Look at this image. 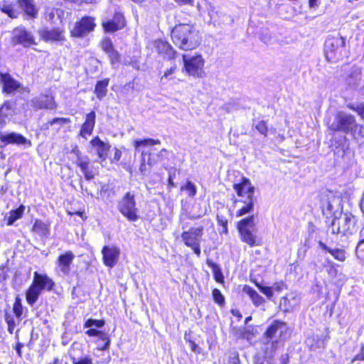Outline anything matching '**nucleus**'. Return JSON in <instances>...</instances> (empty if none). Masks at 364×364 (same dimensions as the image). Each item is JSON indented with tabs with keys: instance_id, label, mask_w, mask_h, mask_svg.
I'll return each mask as SVG.
<instances>
[{
	"instance_id": "nucleus-23",
	"label": "nucleus",
	"mask_w": 364,
	"mask_h": 364,
	"mask_svg": "<svg viewBox=\"0 0 364 364\" xmlns=\"http://www.w3.org/2000/svg\"><path fill=\"white\" fill-rule=\"evenodd\" d=\"M281 345L277 341L269 340L268 338L262 336L261 350L264 353L263 358L269 360L274 355L277 350Z\"/></svg>"
},
{
	"instance_id": "nucleus-64",
	"label": "nucleus",
	"mask_w": 364,
	"mask_h": 364,
	"mask_svg": "<svg viewBox=\"0 0 364 364\" xmlns=\"http://www.w3.org/2000/svg\"><path fill=\"white\" fill-rule=\"evenodd\" d=\"M190 348L193 352L198 354L200 353V348L192 341H190Z\"/></svg>"
},
{
	"instance_id": "nucleus-55",
	"label": "nucleus",
	"mask_w": 364,
	"mask_h": 364,
	"mask_svg": "<svg viewBox=\"0 0 364 364\" xmlns=\"http://www.w3.org/2000/svg\"><path fill=\"white\" fill-rule=\"evenodd\" d=\"M280 306H284V311H289L292 309L294 305L291 304L289 296H286L281 299Z\"/></svg>"
},
{
	"instance_id": "nucleus-39",
	"label": "nucleus",
	"mask_w": 364,
	"mask_h": 364,
	"mask_svg": "<svg viewBox=\"0 0 364 364\" xmlns=\"http://www.w3.org/2000/svg\"><path fill=\"white\" fill-rule=\"evenodd\" d=\"M25 210V206L21 205L18 208L11 210L7 219V225H12L17 220L20 219Z\"/></svg>"
},
{
	"instance_id": "nucleus-19",
	"label": "nucleus",
	"mask_w": 364,
	"mask_h": 364,
	"mask_svg": "<svg viewBox=\"0 0 364 364\" xmlns=\"http://www.w3.org/2000/svg\"><path fill=\"white\" fill-rule=\"evenodd\" d=\"M233 188L240 197L247 195L246 198H254L255 187L252 185L250 180L246 177H242L239 183H234Z\"/></svg>"
},
{
	"instance_id": "nucleus-50",
	"label": "nucleus",
	"mask_w": 364,
	"mask_h": 364,
	"mask_svg": "<svg viewBox=\"0 0 364 364\" xmlns=\"http://www.w3.org/2000/svg\"><path fill=\"white\" fill-rule=\"evenodd\" d=\"M101 46L102 50L107 53L111 50L114 49V46L112 40L109 38L103 39L101 42Z\"/></svg>"
},
{
	"instance_id": "nucleus-59",
	"label": "nucleus",
	"mask_w": 364,
	"mask_h": 364,
	"mask_svg": "<svg viewBox=\"0 0 364 364\" xmlns=\"http://www.w3.org/2000/svg\"><path fill=\"white\" fill-rule=\"evenodd\" d=\"M254 364H272V363L269 360L263 358L259 355H256L254 358Z\"/></svg>"
},
{
	"instance_id": "nucleus-24",
	"label": "nucleus",
	"mask_w": 364,
	"mask_h": 364,
	"mask_svg": "<svg viewBox=\"0 0 364 364\" xmlns=\"http://www.w3.org/2000/svg\"><path fill=\"white\" fill-rule=\"evenodd\" d=\"M75 258L74 254L71 251H67L64 254L58 256L57 264L60 272L64 275H68L70 272V264Z\"/></svg>"
},
{
	"instance_id": "nucleus-1",
	"label": "nucleus",
	"mask_w": 364,
	"mask_h": 364,
	"mask_svg": "<svg viewBox=\"0 0 364 364\" xmlns=\"http://www.w3.org/2000/svg\"><path fill=\"white\" fill-rule=\"evenodd\" d=\"M171 39L176 46L183 50H193L200 44L198 31L190 23L176 25L171 31Z\"/></svg>"
},
{
	"instance_id": "nucleus-61",
	"label": "nucleus",
	"mask_w": 364,
	"mask_h": 364,
	"mask_svg": "<svg viewBox=\"0 0 364 364\" xmlns=\"http://www.w3.org/2000/svg\"><path fill=\"white\" fill-rule=\"evenodd\" d=\"M8 278V274L4 266L0 267V283L5 282Z\"/></svg>"
},
{
	"instance_id": "nucleus-2",
	"label": "nucleus",
	"mask_w": 364,
	"mask_h": 364,
	"mask_svg": "<svg viewBox=\"0 0 364 364\" xmlns=\"http://www.w3.org/2000/svg\"><path fill=\"white\" fill-rule=\"evenodd\" d=\"M358 218L350 213H343L338 218H333L328 227L331 234L348 236L355 233L358 228Z\"/></svg>"
},
{
	"instance_id": "nucleus-48",
	"label": "nucleus",
	"mask_w": 364,
	"mask_h": 364,
	"mask_svg": "<svg viewBox=\"0 0 364 364\" xmlns=\"http://www.w3.org/2000/svg\"><path fill=\"white\" fill-rule=\"evenodd\" d=\"M71 122V120L70 118H65V117H55L52 120L49 121L47 124H49L50 126L57 124L60 127L64 124H70Z\"/></svg>"
},
{
	"instance_id": "nucleus-21",
	"label": "nucleus",
	"mask_w": 364,
	"mask_h": 364,
	"mask_svg": "<svg viewBox=\"0 0 364 364\" xmlns=\"http://www.w3.org/2000/svg\"><path fill=\"white\" fill-rule=\"evenodd\" d=\"M43 14L46 20L53 24L62 23L65 18V11L61 8L46 6Z\"/></svg>"
},
{
	"instance_id": "nucleus-60",
	"label": "nucleus",
	"mask_w": 364,
	"mask_h": 364,
	"mask_svg": "<svg viewBox=\"0 0 364 364\" xmlns=\"http://www.w3.org/2000/svg\"><path fill=\"white\" fill-rule=\"evenodd\" d=\"M73 364H92V360L90 358L86 356L80 358L77 361L73 359Z\"/></svg>"
},
{
	"instance_id": "nucleus-57",
	"label": "nucleus",
	"mask_w": 364,
	"mask_h": 364,
	"mask_svg": "<svg viewBox=\"0 0 364 364\" xmlns=\"http://www.w3.org/2000/svg\"><path fill=\"white\" fill-rule=\"evenodd\" d=\"M208 14H209V16H210V22L213 23L214 25H220V21H219L218 19H217V16H218V13L217 12H215L213 10H211V11H208Z\"/></svg>"
},
{
	"instance_id": "nucleus-27",
	"label": "nucleus",
	"mask_w": 364,
	"mask_h": 364,
	"mask_svg": "<svg viewBox=\"0 0 364 364\" xmlns=\"http://www.w3.org/2000/svg\"><path fill=\"white\" fill-rule=\"evenodd\" d=\"M318 246L323 252L331 254L335 259L339 262H344L346 260V253L343 249L331 248L321 240L318 242Z\"/></svg>"
},
{
	"instance_id": "nucleus-45",
	"label": "nucleus",
	"mask_w": 364,
	"mask_h": 364,
	"mask_svg": "<svg viewBox=\"0 0 364 364\" xmlns=\"http://www.w3.org/2000/svg\"><path fill=\"white\" fill-rule=\"evenodd\" d=\"M212 295L213 300L216 304L220 306H223L225 304V297L218 289L215 288L212 291Z\"/></svg>"
},
{
	"instance_id": "nucleus-40",
	"label": "nucleus",
	"mask_w": 364,
	"mask_h": 364,
	"mask_svg": "<svg viewBox=\"0 0 364 364\" xmlns=\"http://www.w3.org/2000/svg\"><path fill=\"white\" fill-rule=\"evenodd\" d=\"M161 141L159 139H154L151 138H146L144 139H136L134 141V146L136 151H139V149L140 146H153L156 144H160Z\"/></svg>"
},
{
	"instance_id": "nucleus-43",
	"label": "nucleus",
	"mask_w": 364,
	"mask_h": 364,
	"mask_svg": "<svg viewBox=\"0 0 364 364\" xmlns=\"http://www.w3.org/2000/svg\"><path fill=\"white\" fill-rule=\"evenodd\" d=\"M105 324V321L103 319L88 318L84 323V328H95L98 329L102 328Z\"/></svg>"
},
{
	"instance_id": "nucleus-32",
	"label": "nucleus",
	"mask_w": 364,
	"mask_h": 364,
	"mask_svg": "<svg viewBox=\"0 0 364 364\" xmlns=\"http://www.w3.org/2000/svg\"><path fill=\"white\" fill-rule=\"evenodd\" d=\"M362 78V70L358 66H353L348 71L346 82L350 87H357Z\"/></svg>"
},
{
	"instance_id": "nucleus-4",
	"label": "nucleus",
	"mask_w": 364,
	"mask_h": 364,
	"mask_svg": "<svg viewBox=\"0 0 364 364\" xmlns=\"http://www.w3.org/2000/svg\"><path fill=\"white\" fill-rule=\"evenodd\" d=\"M255 217L254 215L243 218L237 222V229L242 242L250 247L258 245L257 238L255 233L257 231Z\"/></svg>"
},
{
	"instance_id": "nucleus-18",
	"label": "nucleus",
	"mask_w": 364,
	"mask_h": 364,
	"mask_svg": "<svg viewBox=\"0 0 364 364\" xmlns=\"http://www.w3.org/2000/svg\"><path fill=\"white\" fill-rule=\"evenodd\" d=\"M30 105L35 109H53L56 107L53 97L48 95H41L32 98Z\"/></svg>"
},
{
	"instance_id": "nucleus-14",
	"label": "nucleus",
	"mask_w": 364,
	"mask_h": 364,
	"mask_svg": "<svg viewBox=\"0 0 364 364\" xmlns=\"http://www.w3.org/2000/svg\"><path fill=\"white\" fill-rule=\"evenodd\" d=\"M95 26L93 17L84 16L80 21L75 23L74 28L70 31L71 36L75 38H82L93 31Z\"/></svg>"
},
{
	"instance_id": "nucleus-17",
	"label": "nucleus",
	"mask_w": 364,
	"mask_h": 364,
	"mask_svg": "<svg viewBox=\"0 0 364 364\" xmlns=\"http://www.w3.org/2000/svg\"><path fill=\"white\" fill-rule=\"evenodd\" d=\"M102 25L106 33H114L122 29L126 25V21L122 14L116 12L111 19L103 21Z\"/></svg>"
},
{
	"instance_id": "nucleus-5",
	"label": "nucleus",
	"mask_w": 364,
	"mask_h": 364,
	"mask_svg": "<svg viewBox=\"0 0 364 364\" xmlns=\"http://www.w3.org/2000/svg\"><path fill=\"white\" fill-rule=\"evenodd\" d=\"M117 210L129 222H136L139 219V208L136 207L135 195L131 191L127 192L117 202Z\"/></svg>"
},
{
	"instance_id": "nucleus-42",
	"label": "nucleus",
	"mask_w": 364,
	"mask_h": 364,
	"mask_svg": "<svg viewBox=\"0 0 364 364\" xmlns=\"http://www.w3.org/2000/svg\"><path fill=\"white\" fill-rule=\"evenodd\" d=\"M90 161L87 156H77L76 165L80 168L82 173L90 169Z\"/></svg>"
},
{
	"instance_id": "nucleus-58",
	"label": "nucleus",
	"mask_w": 364,
	"mask_h": 364,
	"mask_svg": "<svg viewBox=\"0 0 364 364\" xmlns=\"http://www.w3.org/2000/svg\"><path fill=\"white\" fill-rule=\"evenodd\" d=\"M111 192V189L109 188L108 185H103L100 189V197L101 198H108L109 196V193Z\"/></svg>"
},
{
	"instance_id": "nucleus-20",
	"label": "nucleus",
	"mask_w": 364,
	"mask_h": 364,
	"mask_svg": "<svg viewBox=\"0 0 364 364\" xmlns=\"http://www.w3.org/2000/svg\"><path fill=\"white\" fill-rule=\"evenodd\" d=\"M41 292L44 290L50 291L53 290L55 282L47 274H40L35 272L32 282Z\"/></svg>"
},
{
	"instance_id": "nucleus-34",
	"label": "nucleus",
	"mask_w": 364,
	"mask_h": 364,
	"mask_svg": "<svg viewBox=\"0 0 364 364\" xmlns=\"http://www.w3.org/2000/svg\"><path fill=\"white\" fill-rule=\"evenodd\" d=\"M0 11L11 18H16L19 15V11L14 9V5L10 0L0 1Z\"/></svg>"
},
{
	"instance_id": "nucleus-63",
	"label": "nucleus",
	"mask_w": 364,
	"mask_h": 364,
	"mask_svg": "<svg viewBox=\"0 0 364 364\" xmlns=\"http://www.w3.org/2000/svg\"><path fill=\"white\" fill-rule=\"evenodd\" d=\"M82 173L84 174V176L87 181H90L94 178L95 173L92 169H89Z\"/></svg>"
},
{
	"instance_id": "nucleus-56",
	"label": "nucleus",
	"mask_w": 364,
	"mask_h": 364,
	"mask_svg": "<svg viewBox=\"0 0 364 364\" xmlns=\"http://www.w3.org/2000/svg\"><path fill=\"white\" fill-rule=\"evenodd\" d=\"M255 127L260 134H264V136L267 135L268 129L265 121H259Z\"/></svg>"
},
{
	"instance_id": "nucleus-41",
	"label": "nucleus",
	"mask_w": 364,
	"mask_h": 364,
	"mask_svg": "<svg viewBox=\"0 0 364 364\" xmlns=\"http://www.w3.org/2000/svg\"><path fill=\"white\" fill-rule=\"evenodd\" d=\"M13 312L18 321H21V316L23 312V306L22 305V300L19 296L15 298L14 304L13 306Z\"/></svg>"
},
{
	"instance_id": "nucleus-15",
	"label": "nucleus",
	"mask_w": 364,
	"mask_h": 364,
	"mask_svg": "<svg viewBox=\"0 0 364 364\" xmlns=\"http://www.w3.org/2000/svg\"><path fill=\"white\" fill-rule=\"evenodd\" d=\"M322 208L323 214L326 215L333 216V218H338L343 214L342 200L340 197L331 196L322 203Z\"/></svg>"
},
{
	"instance_id": "nucleus-6",
	"label": "nucleus",
	"mask_w": 364,
	"mask_h": 364,
	"mask_svg": "<svg viewBox=\"0 0 364 364\" xmlns=\"http://www.w3.org/2000/svg\"><path fill=\"white\" fill-rule=\"evenodd\" d=\"M328 127L333 132L355 134L358 130V124L353 115L344 112H338L333 122Z\"/></svg>"
},
{
	"instance_id": "nucleus-46",
	"label": "nucleus",
	"mask_w": 364,
	"mask_h": 364,
	"mask_svg": "<svg viewBox=\"0 0 364 364\" xmlns=\"http://www.w3.org/2000/svg\"><path fill=\"white\" fill-rule=\"evenodd\" d=\"M181 189L186 191L188 196L192 198L196 194V187L194 183L190 181H188L186 185L182 186Z\"/></svg>"
},
{
	"instance_id": "nucleus-36",
	"label": "nucleus",
	"mask_w": 364,
	"mask_h": 364,
	"mask_svg": "<svg viewBox=\"0 0 364 364\" xmlns=\"http://www.w3.org/2000/svg\"><path fill=\"white\" fill-rule=\"evenodd\" d=\"M109 82V80L107 78L97 82L95 87V93L98 100H101L107 95Z\"/></svg>"
},
{
	"instance_id": "nucleus-38",
	"label": "nucleus",
	"mask_w": 364,
	"mask_h": 364,
	"mask_svg": "<svg viewBox=\"0 0 364 364\" xmlns=\"http://www.w3.org/2000/svg\"><path fill=\"white\" fill-rule=\"evenodd\" d=\"M32 230L40 236H47L49 234L48 225L41 220L35 221Z\"/></svg>"
},
{
	"instance_id": "nucleus-3",
	"label": "nucleus",
	"mask_w": 364,
	"mask_h": 364,
	"mask_svg": "<svg viewBox=\"0 0 364 364\" xmlns=\"http://www.w3.org/2000/svg\"><path fill=\"white\" fill-rule=\"evenodd\" d=\"M324 54L330 63H336L348 55L346 39L337 34L328 36L324 43Z\"/></svg>"
},
{
	"instance_id": "nucleus-28",
	"label": "nucleus",
	"mask_w": 364,
	"mask_h": 364,
	"mask_svg": "<svg viewBox=\"0 0 364 364\" xmlns=\"http://www.w3.org/2000/svg\"><path fill=\"white\" fill-rule=\"evenodd\" d=\"M39 34L44 41H60L63 40V30L59 28L50 30L44 28L39 31Z\"/></svg>"
},
{
	"instance_id": "nucleus-35",
	"label": "nucleus",
	"mask_w": 364,
	"mask_h": 364,
	"mask_svg": "<svg viewBox=\"0 0 364 364\" xmlns=\"http://www.w3.org/2000/svg\"><path fill=\"white\" fill-rule=\"evenodd\" d=\"M41 293L42 292L34 284H31L26 292L27 303L31 306H33Z\"/></svg>"
},
{
	"instance_id": "nucleus-22",
	"label": "nucleus",
	"mask_w": 364,
	"mask_h": 364,
	"mask_svg": "<svg viewBox=\"0 0 364 364\" xmlns=\"http://www.w3.org/2000/svg\"><path fill=\"white\" fill-rule=\"evenodd\" d=\"M90 143L95 149L99 159L102 161H105L111 148L109 143L103 141L98 136H95Z\"/></svg>"
},
{
	"instance_id": "nucleus-62",
	"label": "nucleus",
	"mask_w": 364,
	"mask_h": 364,
	"mask_svg": "<svg viewBox=\"0 0 364 364\" xmlns=\"http://www.w3.org/2000/svg\"><path fill=\"white\" fill-rule=\"evenodd\" d=\"M232 333L237 337H244L245 329L244 328H237L236 327L232 328Z\"/></svg>"
},
{
	"instance_id": "nucleus-37",
	"label": "nucleus",
	"mask_w": 364,
	"mask_h": 364,
	"mask_svg": "<svg viewBox=\"0 0 364 364\" xmlns=\"http://www.w3.org/2000/svg\"><path fill=\"white\" fill-rule=\"evenodd\" d=\"M206 263L212 269L215 280L220 284L224 283V276L220 265L208 259L206 260Z\"/></svg>"
},
{
	"instance_id": "nucleus-9",
	"label": "nucleus",
	"mask_w": 364,
	"mask_h": 364,
	"mask_svg": "<svg viewBox=\"0 0 364 364\" xmlns=\"http://www.w3.org/2000/svg\"><path fill=\"white\" fill-rule=\"evenodd\" d=\"M11 43L13 46L21 45L26 48L37 45L33 33L28 31L23 26H20L13 29L11 31Z\"/></svg>"
},
{
	"instance_id": "nucleus-54",
	"label": "nucleus",
	"mask_w": 364,
	"mask_h": 364,
	"mask_svg": "<svg viewBox=\"0 0 364 364\" xmlns=\"http://www.w3.org/2000/svg\"><path fill=\"white\" fill-rule=\"evenodd\" d=\"M228 364H241L237 351L234 350L230 353Z\"/></svg>"
},
{
	"instance_id": "nucleus-47",
	"label": "nucleus",
	"mask_w": 364,
	"mask_h": 364,
	"mask_svg": "<svg viewBox=\"0 0 364 364\" xmlns=\"http://www.w3.org/2000/svg\"><path fill=\"white\" fill-rule=\"evenodd\" d=\"M348 107L353 111H355L364 120V102L357 105L348 104Z\"/></svg>"
},
{
	"instance_id": "nucleus-53",
	"label": "nucleus",
	"mask_w": 364,
	"mask_h": 364,
	"mask_svg": "<svg viewBox=\"0 0 364 364\" xmlns=\"http://www.w3.org/2000/svg\"><path fill=\"white\" fill-rule=\"evenodd\" d=\"M258 289L264 294L267 299L271 300L273 297L274 293L272 291V288L270 287H266L263 285H258Z\"/></svg>"
},
{
	"instance_id": "nucleus-30",
	"label": "nucleus",
	"mask_w": 364,
	"mask_h": 364,
	"mask_svg": "<svg viewBox=\"0 0 364 364\" xmlns=\"http://www.w3.org/2000/svg\"><path fill=\"white\" fill-rule=\"evenodd\" d=\"M242 291L250 297L255 306L264 307L265 299L252 287L249 285H245L242 288ZM262 309L264 310V308H262Z\"/></svg>"
},
{
	"instance_id": "nucleus-49",
	"label": "nucleus",
	"mask_w": 364,
	"mask_h": 364,
	"mask_svg": "<svg viewBox=\"0 0 364 364\" xmlns=\"http://www.w3.org/2000/svg\"><path fill=\"white\" fill-rule=\"evenodd\" d=\"M360 240L357 244L355 253L358 257L360 252H364V227L360 230L359 233Z\"/></svg>"
},
{
	"instance_id": "nucleus-10",
	"label": "nucleus",
	"mask_w": 364,
	"mask_h": 364,
	"mask_svg": "<svg viewBox=\"0 0 364 364\" xmlns=\"http://www.w3.org/2000/svg\"><path fill=\"white\" fill-rule=\"evenodd\" d=\"M289 329L285 322L274 320L267 328L262 336L273 341H277L280 345L287 338Z\"/></svg>"
},
{
	"instance_id": "nucleus-7",
	"label": "nucleus",
	"mask_w": 364,
	"mask_h": 364,
	"mask_svg": "<svg viewBox=\"0 0 364 364\" xmlns=\"http://www.w3.org/2000/svg\"><path fill=\"white\" fill-rule=\"evenodd\" d=\"M1 92L6 97H16L28 92L29 89L16 80L10 73L0 71Z\"/></svg>"
},
{
	"instance_id": "nucleus-52",
	"label": "nucleus",
	"mask_w": 364,
	"mask_h": 364,
	"mask_svg": "<svg viewBox=\"0 0 364 364\" xmlns=\"http://www.w3.org/2000/svg\"><path fill=\"white\" fill-rule=\"evenodd\" d=\"M217 221L218 225L223 227V232L227 234L228 232V220L223 215H217Z\"/></svg>"
},
{
	"instance_id": "nucleus-29",
	"label": "nucleus",
	"mask_w": 364,
	"mask_h": 364,
	"mask_svg": "<svg viewBox=\"0 0 364 364\" xmlns=\"http://www.w3.org/2000/svg\"><path fill=\"white\" fill-rule=\"evenodd\" d=\"M88 330L85 331V334L90 337H98L102 341H105V344L102 346L99 347L100 350H107L110 346V339L108 335L102 331L98 330L95 328H87Z\"/></svg>"
},
{
	"instance_id": "nucleus-33",
	"label": "nucleus",
	"mask_w": 364,
	"mask_h": 364,
	"mask_svg": "<svg viewBox=\"0 0 364 364\" xmlns=\"http://www.w3.org/2000/svg\"><path fill=\"white\" fill-rule=\"evenodd\" d=\"M243 203L244 205L236 212V217H241L244 215L251 213L254 210L255 199L246 198L243 200H236L235 203Z\"/></svg>"
},
{
	"instance_id": "nucleus-51",
	"label": "nucleus",
	"mask_w": 364,
	"mask_h": 364,
	"mask_svg": "<svg viewBox=\"0 0 364 364\" xmlns=\"http://www.w3.org/2000/svg\"><path fill=\"white\" fill-rule=\"evenodd\" d=\"M107 54L108 55L110 62L112 65H114L117 63H119L120 60V55L117 50H116L114 48L111 50L110 51L107 52Z\"/></svg>"
},
{
	"instance_id": "nucleus-16",
	"label": "nucleus",
	"mask_w": 364,
	"mask_h": 364,
	"mask_svg": "<svg viewBox=\"0 0 364 364\" xmlns=\"http://www.w3.org/2000/svg\"><path fill=\"white\" fill-rule=\"evenodd\" d=\"M102 255L104 264L113 268L119 260L120 249L114 245H105L102 249Z\"/></svg>"
},
{
	"instance_id": "nucleus-26",
	"label": "nucleus",
	"mask_w": 364,
	"mask_h": 364,
	"mask_svg": "<svg viewBox=\"0 0 364 364\" xmlns=\"http://www.w3.org/2000/svg\"><path fill=\"white\" fill-rule=\"evenodd\" d=\"M96 114L95 111H91L86 115L85 121L82 124L80 135L86 139V134L91 135L95 125Z\"/></svg>"
},
{
	"instance_id": "nucleus-8",
	"label": "nucleus",
	"mask_w": 364,
	"mask_h": 364,
	"mask_svg": "<svg viewBox=\"0 0 364 364\" xmlns=\"http://www.w3.org/2000/svg\"><path fill=\"white\" fill-rule=\"evenodd\" d=\"M203 230V226L200 225L197 228H191L181 234V238L185 245L191 247L198 257H200L201 254L200 242Z\"/></svg>"
},
{
	"instance_id": "nucleus-13",
	"label": "nucleus",
	"mask_w": 364,
	"mask_h": 364,
	"mask_svg": "<svg viewBox=\"0 0 364 364\" xmlns=\"http://www.w3.org/2000/svg\"><path fill=\"white\" fill-rule=\"evenodd\" d=\"M21 99V96H16L5 100L0 106V125L1 127L5 126L17 114V104Z\"/></svg>"
},
{
	"instance_id": "nucleus-12",
	"label": "nucleus",
	"mask_w": 364,
	"mask_h": 364,
	"mask_svg": "<svg viewBox=\"0 0 364 364\" xmlns=\"http://www.w3.org/2000/svg\"><path fill=\"white\" fill-rule=\"evenodd\" d=\"M9 144L22 146L27 149L32 146L30 140L20 133L15 132H0V148H4Z\"/></svg>"
},
{
	"instance_id": "nucleus-44",
	"label": "nucleus",
	"mask_w": 364,
	"mask_h": 364,
	"mask_svg": "<svg viewBox=\"0 0 364 364\" xmlns=\"http://www.w3.org/2000/svg\"><path fill=\"white\" fill-rule=\"evenodd\" d=\"M4 317H5V321L8 326L7 330L11 334H12L14 333V331L16 327V322L14 320V317L13 315L10 314L7 312L5 313Z\"/></svg>"
},
{
	"instance_id": "nucleus-25",
	"label": "nucleus",
	"mask_w": 364,
	"mask_h": 364,
	"mask_svg": "<svg viewBox=\"0 0 364 364\" xmlns=\"http://www.w3.org/2000/svg\"><path fill=\"white\" fill-rule=\"evenodd\" d=\"M154 47L158 53L162 55L165 58L168 60L176 58L177 53L168 42L157 40L154 43Z\"/></svg>"
},
{
	"instance_id": "nucleus-31",
	"label": "nucleus",
	"mask_w": 364,
	"mask_h": 364,
	"mask_svg": "<svg viewBox=\"0 0 364 364\" xmlns=\"http://www.w3.org/2000/svg\"><path fill=\"white\" fill-rule=\"evenodd\" d=\"M16 2L28 17L31 18L37 17L38 9L33 4V0H16Z\"/></svg>"
},
{
	"instance_id": "nucleus-11",
	"label": "nucleus",
	"mask_w": 364,
	"mask_h": 364,
	"mask_svg": "<svg viewBox=\"0 0 364 364\" xmlns=\"http://www.w3.org/2000/svg\"><path fill=\"white\" fill-rule=\"evenodd\" d=\"M184 70L189 75L196 77H202L203 73L204 60L200 55L188 56L182 55Z\"/></svg>"
}]
</instances>
